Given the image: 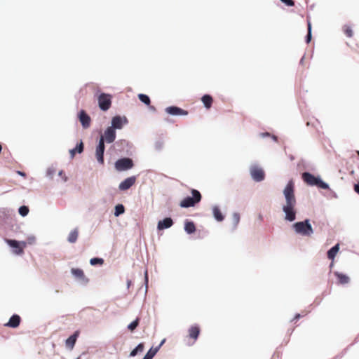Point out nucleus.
I'll return each instance as SVG.
<instances>
[{
    "mask_svg": "<svg viewBox=\"0 0 359 359\" xmlns=\"http://www.w3.org/2000/svg\"><path fill=\"white\" fill-rule=\"evenodd\" d=\"M294 192V182L292 180H290L283 191L286 203L283 208V210L285 213V219L290 222L294 221L296 218V211L294 208L297 201Z\"/></svg>",
    "mask_w": 359,
    "mask_h": 359,
    "instance_id": "1",
    "label": "nucleus"
},
{
    "mask_svg": "<svg viewBox=\"0 0 359 359\" xmlns=\"http://www.w3.org/2000/svg\"><path fill=\"white\" fill-rule=\"evenodd\" d=\"M191 193L192 197L188 196L181 201L180 205L182 208L194 207L201 201L202 196L198 190L192 189Z\"/></svg>",
    "mask_w": 359,
    "mask_h": 359,
    "instance_id": "2",
    "label": "nucleus"
},
{
    "mask_svg": "<svg viewBox=\"0 0 359 359\" xmlns=\"http://www.w3.org/2000/svg\"><path fill=\"white\" fill-rule=\"evenodd\" d=\"M293 228L297 233L305 236H310L313 233V229L309 219L294 223Z\"/></svg>",
    "mask_w": 359,
    "mask_h": 359,
    "instance_id": "3",
    "label": "nucleus"
},
{
    "mask_svg": "<svg viewBox=\"0 0 359 359\" xmlns=\"http://www.w3.org/2000/svg\"><path fill=\"white\" fill-rule=\"evenodd\" d=\"M302 179L309 185L317 186L323 189H329L327 184L323 182L320 178L316 177L314 175L309 172H304L302 175Z\"/></svg>",
    "mask_w": 359,
    "mask_h": 359,
    "instance_id": "4",
    "label": "nucleus"
},
{
    "mask_svg": "<svg viewBox=\"0 0 359 359\" xmlns=\"http://www.w3.org/2000/svg\"><path fill=\"white\" fill-rule=\"evenodd\" d=\"M201 329L199 325H191L188 330L187 342V344L191 346L195 344L198 337L200 334Z\"/></svg>",
    "mask_w": 359,
    "mask_h": 359,
    "instance_id": "5",
    "label": "nucleus"
},
{
    "mask_svg": "<svg viewBox=\"0 0 359 359\" xmlns=\"http://www.w3.org/2000/svg\"><path fill=\"white\" fill-rule=\"evenodd\" d=\"M111 95L107 93H101L97 97L98 106L102 111L108 110L111 105Z\"/></svg>",
    "mask_w": 359,
    "mask_h": 359,
    "instance_id": "6",
    "label": "nucleus"
},
{
    "mask_svg": "<svg viewBox=\"0 0 359 359\" xmlns=\"http://www.w3.org/2000/svg\"><path fill=\"white\" fill-rule=\"evenodd\" d=\"M133 161L129 158L118 159L115 163V168L118 171H123L131 169L133 167Z\"/></svg>",
    "mask_w": 359,
    "mask_h": 359,
    "instance_id": "7",
    "label": "nucleus"
},
{
    "mask_svg": "<svg viewBox=\"0 0 359 359\" xmlns=\"http://www.w3.org/2000/svg\"><path fill=\"white\" fill-rule=\"evenodd\" d=\"M6 243L13 248V253L22 255L24 252V248L27 246L26 242H18L15 240L7 239Z\"/></svg>",
    "mask_w": 359,
    "mask_h": 359,
    "instance_id": "8",
    "label": "nucleus"
},
{
    "mask_svg": "<svg viewBox=\"0 0 359 359\" xmlns=\"http://www.w3.org/2000/svg\"><path fill=\"white\" fill-rule=\"evenodd\" d=\"M105 149V146L104 143V137H100L98 145L96 147L95 150V157L97 161L102 165L104 164V152Z\"/></svg>",
    "mask_w": 359,
    "mask_h": 359,
    "instance_id": "9",
    "label": "nucleus"
},
{
    "mask_svg": "<svg viewBox=\"0 0 359 359\" xmlns=\"http://www.w3.org/2000/svg\"><path fill=\"white\" fill-rule=\"evenodd\" d=\"M250 175L252 179L256 182H261L265 177V173L264 170L256 165L252 166L250 168Z\"/></svg>",
    "mask_w": 359,
    "mask_h": 359,
    "instance_id": "10",
    "label": "nucleus"
},
{
    "mask_svg": "<svg viewBox=\"0 0 359 359\" xmlns=\"http://www.w3.org/2000/svg\"><path fill=\"white\" fill-rule=\"evenodd\" d=\"M79 119L83 128L86 129L90 127L91 118L84 110H81L79 112Z\"/></svg>",
    "mask_w": 359,
    "mask_h": 359,
    "instance_id": "11",
    "label": "nucleus"
},
{
    "mask_svg": "<svg viewBox=\"0 0 359 359\" xmlns=\"http://www.w3.org/2000/svg\"><path fill=\"white\" fill-rule=\"evenodd\" d=\"M101 137H104V142L107 143L113 142L116 139V132L111 127H108L104 131V135Z\"/></svg>",
    "mask_w": 359,
    "mask_h": 359,
    "instance_id": "12",
    "label": "nucleus"
},
{
    "mask_svg": "<svg viewBox=\"0 0 359 359\" xmlns=\"http://www.w3.org/2000/svg\"><path fill=\"white\" fill-rule=\"evenodd\" d=\"M71 272L75 278H76L77 279L81 280L83 283L86 284L88 283L89 280L88 278H86V276H85L84 272L82 269H77V268L76 269L72 268L71 269Z\"/></svg>",
    "mask_w": 359,
    "mask_h": 359,
    "instance_id": "13",
    "label": "nucleus"
},
{
    "mask_svg": "<svg viewBox=\"0 0 359 359\" xmlns=\"http://www.w3.org/2000/svg\"><path fill=\"white\" fill-rule=\"evenodd\" d=\"M136 181V177L135 176H132L124 180L118 186V188L121 191H125L130 189Z\"/></svg>",
    "mask_w": 359,
    "mask_h": 359,
    "instance_id": "14",
    "label": "nucleus"
},
{
    "mask_svg": "<svg viewBox=\"0 0 359 359\" xmlns=\"http://www.w3.org/2000/svg\"><path fill=\"white\" fill-rule=\"evenodd\" d=\"M127 123L126 118H122L119 116H116L113 117L111 120V128L115 130V129H121L124 123Z\"/></svg>",
    "mask_w": 359,
    "mask_h": 359,
    "instance_id": "15",
    "label": "nucleus"
},
{
    "mask_svg": "<svg viewBox=\"0 0 359 359\" xmlns=\"http://www.w3.org/2000/svg\"><path fill=\"white\" fill-rule=\"evenodd\" d=\"M165 111L171 115H187L188 112L180 107L172 106L165 109Z\"/></svg>",
    "mask_w": 359,
    "mask_h": 359,
    "instance_id": "16",
    "label": "nucleus"
},
{
    "mask_svg": "<svg viewBox=\"0 0 359 359\" xmlns=\"http://www.w3.org/2000/svg\"><path fill=\"white\" fill-rule=\"evenodd\" d=\"M20 322H21V318H20V316H18L17 314H14L10 318L8 322L5 324V326L12 327V328H15L20 325Z\"/></svg>",
    "mask_w": 359,
    "mask_h": 359,
    "instance_id": "17",
    "label": "nucleus"
},
{
    "mask_svg": "<svg viewBox=\"0 0 359 359\" xmlns=\"http://www.w3.org/2000/svg\"><path fill=\"white\" fill-rule=\"evenodd\" d=\"M79 335V331H76L65 341L66 346L69 349H72L76 344L77 338Z\"/></svg>",
    "mask_w": 359,
    "mask_h": 359,
    "instance_id": "18",
    "label": "nucleus"
},
{
    "mask_svg": "<svg viewBox=\"0 0 359 359\" xmlns=\"http://www.w3.org/2000/svg\"><path fill=\"white\" fill-rule=\"evenodd\" d=\"M172 224V219L170 217H166L158 222L157 228L158 230H162L164 229L170 228Z\"/></svg>",
    "mask_w": 359,
    "mask_h": 359,
    "instance_id": "19",
    "label": "nucleus"
},
{
    "mask_svg": "<svg viewBox=\"0 0 359 359\" xmlns=\"http://www.w3.org/2000/svg\"><path fill=\"white\" fill-rule=\"evenodd\" d=\"M165 339L162 340L161 344L158 345V346L156 348H151L149 351L147 353L144 357H146L148 359H152L154 356L156 354V353L160 349L161 346L164 344Z\"/></svg>",
    "mask_w": 359,
    "mask_h": 359,
    "instance_id": "20",
    "label": "nucleus"
},
{
    "mask_svg": "<svg viewBox=\"0 0 359 359\" xmlns=\"http://www.w3.org/2000/svg\"><path fill=\"white\" fill-rule=\"evenodd\" d=\"M204 106L207 109H210L212 107L213 99L210 95H205L201 97Z\"/></svg>",
    "mask_w": 359,
    "mask_h": 359,
    "instance_id": "21",
    "label": "nucleus"
},
{
    "mask_svg": "<svg viewBox=\"0 0 359 359\" xmlns=\"http://www.w3.org/2000/svg\"><path fill=\"white\" fill-rule=\"evenodd\" d=\"M212 213H213L214 217L218 222H222L224 218L219 208L217 206H214L212 208Z\"/></svg>",
    "mask_w": 359,
    "mask_h": 359,
    "instance_id": "22",
    "label": "nucleus"
},
{
    "mask_svg": "<svg viewBox=\"0 0 359 359\" xmlns=\"http://www.w3.org/2000/svg\"><path fill=\"white\" fill-rule=\"evenodd\" d=\"M10 216L9 211L7 209H0V223H6Z\"/></svg>",
    "mask_w": 359,
    "mask_h": 359,
    "instance_id": "23",
    "label": "nucleus"
},
{
    "mask_svg": "<svg viewBox=\"0 0 359 359\" xmlns=\"http://www.w3.org/2000/svg\"><path fill=\"white\" fill-rule=\"evenodd\" d=\"M184 230L187 233H193L196 231V226L193 222L186 221L184 224Z\"/></svg>",
    "mask_w": 359,
    "mask_h": 359,
    "instance_id": "24",
    "label": "nucleus"
},
{
    "mask_svg": "<svg viewBox=\"0 0 359 359\" xmlns=\"http://www.w3.org/2000/svg\"><path fill=\"white\" fill-rule=\"evenodd\" d=\"M339 244H337L334 246H333L330 250H328V252H327V257L330 259L333 260L334 259L336 255L339 252Z\"/></svg>",
    "mask_w": 359,
    "mask_h": 359,
    "instance_id": "25",
    "label": "nucleus"
},
{
    "mask_svg": "<svg viewBox=\"0 0 359 359\" xmlns=\"http://www.w3.org/2000/svg\"><path fill=\"white\" fill-rule=\"evenodd\" d=\"M79 236V231L77 229L72 231L68 236V241L71 243H74L77 241Z\"/></svg>",
    "mask_w": 359,
    "mask_h": 359,
    "instance_id": "26",
    "label": "nucleus"
},
{
    "mask_svg": "<svg viewBox=\"0 0 359 359\" xmlns=\"http://www.w3.org/2000/svg\"><path fill=\"white\" fill-rule=\"evenodd\" d=\"M83 142L81 141V142L73 149H71L69 151L70 152V155H71V158H73L75 156V154L77 152V153H81L83 152Z\"/></svg>",
    "mask_w": 359,
    "mask_h": 359,
    "instance_id": "27",
    "label": "nucleus"
},
{
    "mask_svg": "<svg viewBox=\"0 0 359 359\" xmlns=\"http://www.w3.org/2000/svg\"><path fill=\"white\" fill-rule=\"evenodd\" d=\"M335 276L337 277L340 284H346L349 282V278L345 274L336 272Z\"/></svg>",
    "mask_w": 359,
    "mask_h": 359,
    "instance_id": "28",
    "label": "nucleus"
},
{
    "mask_svg": "<svg viewBox=\"0 0 359 359\" xmlns=\"http://www.w3.org/2000/svg\"><path fill=\"white\" fill-rule=\"evenodd\" d=\"M144 350V344L142 343H140L137 345V346L133 349L130 353V355L131 357H134L138 353H141Z\"/></svg>",
    "mask_w": 359,
    "mask_h": 359,
    "instance_id": "29",
    "label": "nucleus"
},
{
    "mask_svg": "<svg viewBox=\"0 0 359 359\" xmlns=\"http://www.w3.org/2000/svg\"><path fill=\"white\" fill-rule=\"evenodd\" d=\"M125 211V208L122 204H118L115 207L114 215L118 217L123 214Z\"/></svg>",
    "mask_w": 359,
    "mask_h": 359,
    "instance_id": "30",
    "label": "nucleus"
},
{
    "mask_svg": "<svg viewBox=\"0 0 359 359\" xmlns=\"http://www.w3.org/2000/svg\"><path fill=\"white\" fill-rule=\"evenodd\" d=\"M344 33L346 35V36L351 38L353 35V32L352 28L348 25H344L343 27Z\"/></svg>",
    "mask_w": 359,
    "mask_h": 359,
    "instance_id": "31",
    "label": "nucleus"
},
{
    "mask_svg": "<svg viewBox=\"0 0 359 359\" xmlns=\"http://www.w3.org/2000/svg\"><path fill=\"white\" fill-rule=\"evenodd\" d=\"M103 263H104V259L102 258L95 257V258L90 259V264L93 266H95L97 264L102 265Z\"/></svg>",
    "mask_w": 359,
    "mask_h": 359,
    "instance_id": "32",
    "label": "nucleus"
},
{
    "mask_svg": "<svg viewBox=\"0 0 359 359\" xmlns=\"http://www.w3.org/2000/svg\"><path fill=\"white\" fill-rule=\"evenodd\" d=\"M140 319L139 318H137L134 321H133L131 323H130L128 326V330H130L131 332L135 330L137 327L139 325Z\"/></svg>",
    "mask_w": 359,
    "mask_h": 359,
    "instance_id": "33",
    "label": "nucleus"
},
{
    "mask_svg": "<svg viewBox=\"0 0 359 359\" xmlns=\"http://www.w3.org/2000/svg\"><path fill=\"white\" fill-rule=\"evenodd\" d=\"M138 97L145 104L149 105L150 104V99L147 95L139 94Z\"/></svg>",
    "mask_w": 359,
    "mask_h": 359,
    "instance_id": "34",
    "label": "nucleus"
},
{
    "mask_svg": "<svg viewBox=\"0 0 359 359\" xmlns=\"http://www.w3.org/2000/svg\"><path fill=\"white\" fill-rule=\"evenodd\" d=\"M19 213L22 217H25V216L27 215V214L29 213V208H28V207H27L25 205L21 206L19 208Z\"/></svg>",
    "mask_w": 359,
    "mask_h": 359,
    "instance_id": "35",
    "label": "nucleus"
},
{
    "mask_svg": "<svg viewBox=\"0 0 359 359\" xmlns=\"http://www.w3.org/2000/svg\"><path fill=\"white\" fill-rule=\"evenodd\" d=\"M232 220L233 222V225L236 227L240 222V215L237 212L233 213L232 216Z\"/></svg>",
    "mask_w": 359,
    "mask_h": 359,
    "instance_id": "36",
    "label": "nucleus"
},
{
    "mask_svg": "<svg viewBox=\"0 0 359 359\" xmlns=\"http://www.w3.org/2000/svg\"><path fill=\"white\" fill-rule=\"evenodd\" d=\"M311 39V22H308V34L306 36V42L309 43Z\"/></svg>",
    "mask_w": 359,
    "mask_h": 359,
    "instance_id": "37",
    "label": "nucleus"
},
{
    "mask_svg": "<svg viewBox=\"0 0 359 359\" xmlns=\"http://www.w3.org/2000/svg\"><path fill=\"white\" fill-rule=\"evenodd\" d=\"M283 3L286 4L287 6H293L294 5V2L293 0H280Z\"/></svg>",
    "mask_w": 359,
    "mask_h": 359,
    "instance_id": "38",
    "label": "nucleus"
},
{
    "mask_svg": "<svg viewBox=\"0 0 359 359\" xmlns=\"http://www.w3.org/2000/svg\"><path fill=\"white\" fill-rule=\"evenodd\" d=\"M354 191L359 194V183L354 185Z\"/></svg>",
    "mask_w": 359,
    "mask_h": 359,
    "instance_id": "39",
    "label": "nucleus"
},
{
    "mask_svg": "<svg viewBox=\"0 0 359 359\" xmlns=\"http://www.w3.org/2000/svg\"><path fill=\"white\" fill-rule=\"evenodd\" d=\"M299 318H300V315H299V314H297V315L294 316V320H298Z\"/></svg>",
    "mask_w": 359,
    "mask_h": 359,
    "instance_id": "40",
    "label": "nucleus"
},
{
    "mask_svg": "<svg viewBox=\"0 0 359 359\" xmlns=\"http://www.w3.org/2000/svg\"><path fill=\"white\" fill-rule=\"evenodd\" d=\"M18 173L20 175H22V176H25V174L22 172H20V171H18Z\"/></svg>",
    "mask_w": 359,
    "mask_h": 359,
    "instance_id": "41",
    "label": "nucleus"
},
{
    "mask_svg": "<svg viewBox=\"0 0 359 359\" xmlns=\"http://www.w3.org/2000/svg\"><path fill=\"white\" fill-rule=\"evenodd\" d=\"M145 278H146V280H147V273H146Z\"/></svg>",
    "mask_w": 359,
    "mask_h": 359,
    "instance_id": "42",
    "label": "nucleus"
},
{
    "mask_svg": "<svg viewBox=\"0 0 359 359\" xmlns=\"http://www.w3.org/2000/svg\"><path fill=\"white\" fill-rule=\"evenodd\" d=\"M358 155L359 156V151H357Z\"/></svg>",
    "mask_w": 359,
    "mask_h": 359,
    "instance_id": "43",
    "label": "nucleus"
},
{
    "mask_svg": "<svg viewBox=\"0 0 359 359\" xmlns=\"http://www.w3.org/2000/svg\"><path fill=\"white\" fill-rule=\"evenodd\" d=\"M143 359H148V358H147L146 357H144Z\"/></svg>",
    "mask_w": 359,
    "mask_h": 359,
    "instance_id": "44",
    "label": "nucleus"
}]
</instances>
